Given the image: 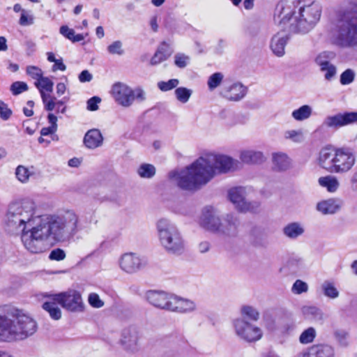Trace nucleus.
<instances>
[{"mask_svg":"<svg viewBox=\"0 0 357 357\" xmlns=\"http://www.w3.org/2000/svg\"><path fill=\"white\" fill-rule=\"evenodd\" d=\"M4 225L8 233L20 234L24 248L33 254L45 252L53 243L68 241L82 229L79 216L73 211L40 215L36 202L31 199L10 203Z\"/></svg>","mask_w":357,"mask_h":357,"instance_id":"1","label":"nucleus"},{"mask_svg":"<svg viewBox=\"0 0 357 357\" xmlns=\"http://www.w3.org/2000/svg\"><path fill=\"white\" fill-rule=\"evenodd\" d=\"M239 162L226 155L206 153L181 172L172 171L168 176L185 190H196L218 174L236 170Z\"/></svg>","mask_w":357,"mask_h":357,"instance_id":"2","label":"nucleus"},{"mask_svg":"<svg viewBox=\"0 0 357 357\" xmlns=\"http://www.w3.org/2000/svg\"><path fill=\"white\" fill-rule=\"evenodd\" d=\"M321 4L314 0H281L274 16L275 22L294 33H306L320 20Z\"/></svg>","mask_w":357,"mask_h":357,"instance_id":"3","label":"nucleus"},{"mask_svg":"<svg viewBox=\"0 0 357 357\" xmlns=\"http://www.w3.org/2000/svg\"><path fill=\"white\" fill-rule=\"evenodd\" d=\"M328 36L338 47H357V1L347 0L336 11L329 24Z\"/></svg>","mask_w":357,"mask_h":357,"instance_id":"4","label":"nucleus"},{"mask_svg":"<svg viewBox=\"0 0 357 357\" xmlns=\"http://www.w3.org/2000/svg\"><path fill=\"white\" fill-rule=\"evenodd\" d=\"M38 330V324L29 314L16 310L0 311V342L13 343L26 340Z\"/></svg>","mask_w":357,"mask_h":357,"instance_id":"5","label":"nucleus"},{"mask_svg":"<svg viewBox=\"0 0 357 357\" xmlns=\"http://www.w3.org/2000/svg\"><path fill=\"white\" fill-rule=\"evenodd\" d=\"M355 162V155L347 147L338 148L334 151L323 149L319 153V165L331 173H347L351 169Z\"/></svg>","mask_w":357,"mask_h":357,"instance_id":"6","label":"nucleus"},{"mask_svg":"<svg viewBox=\"0 0 357 357\" xmlns=\"http://www.w3.org/2000/svg\"><path fill=\"white\" fill-rule=\"evenodd\" d=\"M156 230L159 243L167 253L178 256L184 252L185 241L174 222L161 218L156 223Z\"/></svg>","mask_w":357,"mask_h":357,"instance_id":"7","label":"nucleus"},{"mask_svg":"<svg viewBox=\"0 0 357 357\" xmlns=\"http://www.w3.org/2000/svg\"><path fill=\"white\" fill-rule=\"evenodd\" d=\"M50 297L69 312H82L84 310V303L82 295L75 289H68L59 294H50Z\"/></svg>","mask_w":357,"mask_h":357,"instance_id":"8","label":"nucleus"},{"mask_svg":"<svg viewBox=\"0 0 357 357\" xmlns=\"http://www.w3.org/2000/svg\"><path fill=\"white\" fill-rule=\"evenodd\" d=\"M236 335L246 342H255L263 336L261 329L243 318L235 319L232 322Z\"/></svg>","mask_w":357,"mask_h":357,"instance_id":"9","label":"nucleus"},{"mask_svg":"<svg viewBox=\"0 0 357 357\" xmlns=\"http://www.w3.org/2000/svg\"><path fill=\"white\" fill-rule=\"evenodd\" d=\"M245 195V190L242 187L231 188L228 192V197L230 202L238 211L256 213L260 207V203L256 201L248 202Z\"/></svg>","mask_w":357,"mask_h":357,"instance_id":"10","label":"nucleus"},{"mask_svg":"<svg viewBox=\"0 0 357 357\" xmlns=\"http://www.w3.org/2000/svg\"><path fill=\"white\" fill-rule=\"evenodd\" d=\"M148 264L147 259L135 252L123 254L119 259L120 268L128 274H135L144 269Z\"/></svg>","mask_w":357,"mask_h":357,"instance_id":"11","label":"nucleus"},{"mask_svg":"<svg viewBox=\"0 0 357 357\" xmlns=\"http://www.w3.org/2000/svg\"><path fill=\"white\" fill-rule=\"evenodd\" d=\"M199 225L208 231L218 234L221 226V219L217 208L213 206L204 207L199 218Z\"/></svg>","mask_w":357,"mask_h":357,"instance_id":"12","label":"nucleus"},{"mask_svg":"<svg viewBox=\"0 0 357 357\" xmlns=\"http://www.w3.org/2000/svg\"><path fill=\"white\" fill-rule=\"evenodd\" d=\"M140 334L135 326H129L124 328L121 335L119 344L123 349L132 354L138 352L140 349Z\"/></svg>","mask_w":357,"mask_h":357,"instance_id":"13","label":"nucleus"},{"mask_svg":"<svg viewBox=\"0 0 357 357\" xmlns=\"http://www.w3.org/2000/svg\"><path fill=\"white\" fill-rule=\"evenodd\" d=\"M356 121L357 112H344L326 116L323 121V125L327 128L337 130Z\"/></svg>","mask_w":357,"mask_h":357,"instance_id":"14","label":"nucleus"},{"mask_svg":"<svg viewBox=\"0 0 357 357\" xmlns=\"http://www.w3.org/2000/svg\"><path fill=\"white\" fill-rule=\"evenodd\" d=\"M132 89L122 82L115 83L112 88V95L120 105L128 107L133 103Z\"/></svg>","mask_w":357,"mask_h":357,"instance_id":"15","label":"nucleus"},{"mask_svg":"<svg viewBox=\"0 0 357 357\" xmlns=\"http://www.w3.org/2000/svg\"><path fill=\"white\" fill-rule=\"evenodd\" d=\"M241 222L234 214L227 213L223 217L218 234L227 238H236L239 232Z\"/></svg>","mask_w":357,"mask_h":357,"instance_id":"16","label":"nucleus"},{"mask_svg":"<svg viewBox=\"0 0 357 357\" xmlns=\"http://www.w3.org/2000/svg\"><path fill=\"white\" fill-rule=\"evenodd\" d=\"M172 296L173 294L164 291L149 290L145 293L144 297L155 307L169 311Z\"/></svg>","mask_w":357,"mask_h":357,"instance_id":"17","label":"nucleus"},{"mask_svg":"<svg viewBox=\"0 0 357 357\" xmlns=\"http://www.w3.org/2000/svg\"><path fill=\"white\" fill-rule=\"evenodd\" d=\"M334 348L327 344H319L312 346L307 351L297 355L296 357H335Z\"/></svg>","mask_w":357,"mask_h":357,"instance_id":"18","label":"nucleus"},{"mask_svg":"<svg viewBox=\"0 0 357 357\" xmlns=\"http://www.w3.org/2000/svg\"><path fill=\"white\" fill-rule=\"evenodd\" d=\"M247 93V88L242 84L236 82L229 86L224 87L220 92L221 96L229 101H239Z\"/></svg>","mask_w":357,"mask_h":357,"instance_id":"19","label":"nucleus"},{"mask_svg":"<svg viewBox=\"0 0 357 357\" xmlns=\"http://www.w3.org/2000/svg\"><path fill=\"white\" fill-rule=\"evenodd\" d=\"M250 243L257 248H266L269 245L268 234L265 230L258 226H254L249 232Z\"/></svg>","mask_w":357,"mask_h":357,"instance_id":"20","label":"nucleus"},{"mask_svg":"<svg viewBox=\"0 0 357 357\" xmlns=\"http://www.w3.org/2000/svg\"><path fill=\"white\" fill-rule=\"evenodd\" d=\"M169 311L178 313H188L195 310L196 304L190 300L172 296Z\"/></svg>","mask_w":357,"mask_h":357,"instance_id":"21","label":"nucleus"},{"mask_svg":"<svg viewBox=\"0 0 357 357\" xmlns=\"http://www.w3.org/2000/svg\"><path fill=\"white\" fill-rule=\"evenodd\" d=\"M289 40V34L284 31L275 33L272 37L270 43V47L273 53L278 57L284 56L285 54V46Z\"/></svg>","mask_w":357,"mask_h":357,"instance_id":"22","label":"nucleus"},{"mask_svg":"<svg viewBox=\"0 0 357 357\" xmlns=\"http://www.w3.org/2000/svg\"><path fill=\"white\" fill-rule=\"evenodd\" d=\"M103 139V136L100 130L93 128L86 132L83 142L86 148L95 149L102 145Z\"/></svg>","mask_w":357,"mask_h":357,"instance_id":"23","label":"nucleus"},{"mask_svg":"<svg viewBox=\"0 0 357 357\" xmlns=\"http://www.w3.org/2000/svg\"><path fill=\"white\" fill-rule=\"evenodd\" d=\"M341 208V202L336 199H328L317 203V210L324 215L334 214Z\"/></svg>","mask_w":357,"mask_h":357,"instance_id":"24","label":"nucleus"},{"mask_svg":"<svg viewBox=\"0 0 357 357\" xmlns=\"http://www.w3.org/2000/svg\"><path fill=\"white\" fill-rule=\"evenodd\" d=\"M240 159L246 164H258L264 162L265 157L261 151L248 149L241 152Z\"/></svg>","mask_w":357,"mask_h":357,"instance_id":"25","label":"nucleus"},{"mask_svg":"<svg viewBox=\"0 0 357 357\" xmlns=\"http://www.w3.org/2000/svg\"><path fill=\"white\" fill-rule=\"evenodd\" d=\"M273 162L274 167L279 171H284L289 168L291 160L286 153H275L273 154Z\"/></svg>","mask_w":357,"mask_h":357,"instance_id":"26","label":"nucleus"},{"mask_svg":"<svg viewBox=\"0 0 357 357\" xmlns=\"http://www.w3.org/2000/svg\"><path fill=\"white\" fill-rule=\"evenodd\" d=\"M335 57V54L331 51H324L317 55L314 59L315 64L319 66V70L332 65L331 61Z\"/></svg>","mask_w":357,"mask_h":357,"instance_id":"27","label":"nucleus"},{"mask_svg":"<svg viewBox=\"0 0 357 357\" xmlns=\"http://www.w3.org/2000/svg\"><path fill=\"white\" fill-rule=\"evenodd\" d=\"M305 230L299 222H291L283 228V234L289 238L296 239L303 235Z\"/></svg>","mask_w":357,"mask_h":357,"instance_id":"28","label":"nucleus"},{"mask_svg":"<svg viewBox=\"0 0 357 357\" xmlns=\"http://www.w3.org/2000/svg\"><path fill=\"white\" fill-rule=\"evenodd\" d=\"M319 184L330 192H335L340 187L338 179L333 176H321L318 180Z\"/></svg>","mask_w":357,"mask_h":357,"instance_id":"29","label":"nucleus"},{"mask_svg":"<svg viewBox=\"0 0 357 357\" xmlns=\"http://www.w3.org/2000/svg\"><path fill=\"white\" fill-rule=\"evenodd\" d=\"M50 301L45 302L43 304V308L47 311L50 317L54 320H59L61 318V310L58 307L56 301H52L50 295L47 296Z\"/></svg>","mask_w":357,"mask_h":357,"instance_id":"30","label":"nucleus"},{"mask_svg":"<svg viewBox=\"0 0 357 357\" xmlns=\"http://www.w3.org/2000/svg\"><path fill=\"white\" fill-rule=\"evenodd\" d=\"M301 312L305 319L312 321H321L323 319L322 311L316 306H303Z\"/></svg>","mask_w":357,"mask_h":357,"instance_id":"31","label":"nucleus"},{"mask_svg":"<svg viewBox=\"0 0 357 357\" xmlns=\"http://www.w3.org/2000/svg\"><path fill=\"white\" fill-rule=\"evenodd\" d=\"M312 114V108L308 105H303L294 109L291 113L292 118L298 121H303L309 119Z\"/></svg>","mask_w":357,"mask_h":357,"instance_id":"32","label":"nucleus"},{"mask_svg":"<svg viewBox=\"0 0 357 357\" xmlns=\"http://www.w3.org/2000/svg\"><path fill=\"white\" fill-rule=\"evenodd\" d=\"M138 175L143 178H151L156 173V169L154 165L149 163H142L137 168Z\"/></svg>","mask_w":357,"mask_h":357,"instance_id":"33","label":"nucleus"},{"mask_svg":"<svg viewBox=\"0 0 357 357\" xmlns=\"http://www.w3.org/2000/svg\"><path fill=\"white\" fill-rule=\"evenodd\" d=\"M241 313L242 315L241 318H248V319L253 321H257L260 316L259 310L256 307L251 305L242 306L241 308Z\"/></svg>","mask_w":357,"mask_h":357,"instance_id":"34","label":"nucleus"},{"mask_svg":"<svg viewBox=\"0 0 357 357\" xmlns=\"http://www.w3.org/2000/svg\"><path fill=\"white\" fill-rule=\"evenodd\" d=\"M321 289L324 296L329 298L335 299L339 296V291L332 282L324 281L321 284Z\"/></svg>","mask_w":357,"mask_h":357,"instance_id":"35","label":"nucleus"},{"mask_svg":"<svg viewBox=\"0 0 357 357\" xmlns=\"http://www.w3.org/2000/svg\"><path fill=\"white\" fill-rule=\"evenodd\" d=\"M317 336V332L314 328L309 327L303 331L299 336V342L303 344H307L312 342Z\"/></svg>","mask_w":357,"mask_h":357,"instance_id":"36","label":"nucleus"},{"mask_svg":"<svg viewBox=\"0 0 357 357\" xmlns=\"http://www.w3.org/2000/svg\"><path fill=\"white\" fill-rule=\"evenodd\" d=\"M174 93L176 99L179 102L186 103L189 100L192 93V91L185 87H178L176 89Z\"/></svg>","mask_w":357,"mask_h":357,"instance_id":"37","label":"nucleus"},{"mask_svg":"<svg viewBox=\"0 0 357 357\" xmlns=\"http://www.w3.org/2000/svg\"><path fill=\"white\" fill-rule=\"evenodd\" d=\"M35 85L39 91H46L49 93L53 91V82L47 77H42L35 82Z\"/></svg>","mask_w":357,"mask_h":357,"instance_id":"38","label":"nucleus"},{"mask_svg":"<svg viewBox=\"0 0 357 357\" xmlns=\"http://www.w3.org/2000/svg\"><path fill=\"white\" fill-rule=\"evenodd\" d=\"M223 75L221 73H215L208 79L207 84L210 91H213L219 86L223 79Z\"/></svg>","mask_w":357,"mask_h":357,"instance_id":"39","label":"nucleus"},{"mask_svg":"<svg viewBox=\"0 0 357 357\" xmlns=\"http://www.w3.org/2000/svg\"><path fill=\"white\" fill-rule=\"evenodd\" d=\"M284 138L294 142H301L303 140V134L301 130H287L284 134Z\"/></svg>","mask_w":357,"mask_h":357,"instance_id":"40","label":"nucleus"},{"mask_svg":"<svg viewBox=\"0 0 357 357\" xmlns=\"http://www.w3.org/2000/svg\"><path fill=\"white\" fill-rule=\"evenodd\" d=\"M179 84L178 79H171L167 82L160 81L157 84L158 87L162 91H168L176 88Z\"/></svg>","mask_w":357,"mask_h":357,"instance_id":"41","label":"nucleus"},{"mask_svg":"<svg viewBox=\"0 0 357 357\" xmlns=\"http://www.w3.org/2000/svg\"><path fill=\"white\" fill-rule=\"evenodd\" d=\"M308 291V284L301 280H296L292 285L291 292L294 294H301Z\"/></svg>","mask_w":357,"mask_h":357,"instance_id":"42","label":"nucleus"},{"mask_svg":"<svg viewBox=\"0 0 357 357\" xmlns=\"http://www.w3.org/2000/svg\"><path fill=\"white\" fill-rule=\"evenodd\" d=\"M107 51L111 54L121 56L124 54L123 43L120 40H116L107 47Z\"/></svg>","mask_w":357,"mask_h":357,"instance_id":"43","label":"nucleus"},{"mask_svg":"<svg viewBox=\"0 0 357 357\" xmlns=\"http://www.w3.org/2000/svg\"><path fill=\"white\" fill-rule=\"evenodd\" d=\"M15 174L17 179L22 183L26 182L31 175L29 169L22 165H20L17 167Z\"/></svg>","mask_w":357,"mask_h":357,"instance_id":"44","label":"nucleus"},{"mask_svg":"<svg viewBox=\"0 0 357 357\" xmlns=\"http://www.w3.org/2000/svg\"><path fill=\"white\" fill-rule=\"evenodd\" d=\"M334 336L338 343L343 347L348 345V333L344 330L338 329L334 332Z\"/></svg>","mask_w":357,"mask_h":357,"instance_id":"45","label":"nucleus"},{"mask_svg":"<svg viewBox=\"0 0 357 357\" xmlns=\"http://www.w3.org/2000/svg\"><path fill=\"white\" fill-rule=\"evenodd\" d=\"M26 72L29 76L36 81L40 79L43 75V70L38 66H28L26 67Z\"/></svg>","mask_w":357,"mask_h":357,"instance_id":"46","label":"nucleus"},{"mask_svg":"<svg viewBox=\"0 0 357 357\" xmlns=\"http://www.w3.org/2000/svg\"><path fill=\"white\" fill-rule=\"evenodd\" d=\"M28 90V85L24 82H15L10 86V91L14 96Z\"/></svg>","mask_w":357,"mask_h":357,"instance_id":"47","label":"nucleus"},{"mask_svg":"<svg viewBox=\"0 0 357 357\" xmlns=\"http://www.w3.org/2000/svg\"><path fill=\"white\" fill-rule=\"evenodd\" d=\"M354 77L355 73L354 70L351 69H347L340 75V83L342 85L349 84L354 81Z\"/></svg>","mask_w":357,"mask_h":357,"instance_id":"48","label":"nucleus"},{"mask_svg":"<svg viewBox=\"0 0 357 357\" xmlns=\"http://www.w3.org/2000/svg\"><path fill=\"white\" fill-rule=\"evenodd\" d=\"M89 305L94 308H100L104 306V301L100 298L96 293H91L88 296Z\"/></svg>","mask_w":357,"mask_h":357,"instance_id":"49","label":"nucleus"},{"mask_svg":"<svg viewBox=\"0 0 357 357\" xmlns=\"http://www.w3.org/2000/svg\"><path fill=\"white\" fill-rule=\"evenodd\" d=\"M34 23V17L32 15L28 13L26 10H22L19 20L21 26H29Z\"/></svg>","mask_w":357,"mask_h":357,"instance_id":"50","label":"nucleus"},{"mask_svg":"<svg viewBox=\"0 0 357 357\" xmlns=\"http://www.w3.org/2000/svg\"><path fill=\"white\" fill-rule=\"evenodd\" d=\"M324 73V78L328 81L333 79L337 74V68L335 65H330L320 70Z\"/></svg>","mask_w":357,"mask_h":357,"instance_id":"51","label":"nucleus"},{"mask_svg":"<svg viewBox=\"0 0 357 357\" xmlns=\"http://www.w3.org/2000/svg\"><path fill=\"white\" fill-rule=\"evenodd\" d=\"M12 114V110L8 107V105L3 101L0 100V118L3 121H6L10 119Z\"/></svg>","mask_w":357,"mask_h":357,"instance_id":"52","label":"nucleus"},{"mask_svg":"<svg viewBox=\"0 0 357 357\" xmlns=\"http://www.w3.org/2000/svg\"><path fill=\"white\" fill-rule=\"evenodd\" d=\"M174 63L175 65L181 68H185L190 60L189 56L183 54H177L174 56Z\"/></svg>","mask_w":357,"mask_h":357,"instance_id":"53","label":"nucleus"},{"mask_svg":"<svg viewBox=\"0 0 357 357\" xmlns=\"http://www.w3.org/2000/svg\"><path fill=\"white\" fill-rule=\"evenodd\" d=\"M66 258V253L61 248H56L51 251L49 255V259L55 261H61Z\"/></svg>","mask_w":357,"mask_h":357,"instance_id":"54","label":"nucleus"},{"mask_svg":"<svg viewBox=\"0 0 357 357\" xmlns=\"http://www.w3.org/2000/svg\"><path fill=\"white\" fill-rule=\"evenodd\" d=\"M168 55L160 50H158L151 60V65H157L163 61H165Z\"/></svg>","mask_w":357,"mask_h":357,"instance_id":"55","label":"nucleus"},{"mask_svg":"<svg viewBox=\"0 0 357 357\" xmlns=\"http://www.w3.org/2000/svg\"><path fill=\"white\" fill-rule=\"evenodd\" d=\"M101 102V98L98 96H93L87 100V109L89 111H96L98 109V104Z\"/></svg>","mask_w":357,"mask_h":357,"instance_id":"56","label":"nucleus"},{"mask_svg":"<svg viewBox=\"0 0 357 357\" xmlns=\"http://www.w3.org/2000/svg\"><path fill=\"white\" fill-rule=\"evenodd\" d=\"M132 92H133V93H132L133 94L132 95L133 101L135 100V99H136L140 102L145 100L146 93L142 89L137 88L135 90L132 89Z\"/></svg>","mask_w":357,"mask_h":357,"instance_id":"57","label":"nucleus"},{"mask_svg":"<svg viewBox=\"0 0 357 357\" xmlns=\"http://www.w3.org/2000/svg\"><path fill=\"white\" fill-rule=\"evenodd\" d=\"M55 99H56L55 98H51L50 100H49L48 101H47L46 102L44 103L45 109L47 111H52L54 109L56 105H63V103H64L63 101L59 100L56 102H54Z\"/></svg>","mask_w":357,"mask_h":357,"instance_id":"58","label":"nucleus"},{"mask_svg":"<svg viewBox=\"0 0 357 357\" xmlns=\"http://www.w3.org/2000/svg\"><path fill=\"white\" fill-rule=\"evenodd\" d=\"M93 79L92 75L87 70H84L79 75V80L80 82H89Z\"/></svg>","mask_w":357,"mask_h":357,"instance_id":"59","label":"nucleus"},{"mask_svg":"<svg viewBox=\"0 0 357 357\" xmlns=\"http://www.w3.org/2000/svg\"><path fill=\"white\" fill-rule=\"evenodd\" d=\"M66 70V66L63 63L62 59H57L52 66L53 72H55L56 70L65 71Z\"/></svg>","mask_w":357,"mask_h":357,"instance_id":"60","label":"nucleus"},{"mask_svg":"<svg viewBox=\"0 0 357 357\" xmlns=\"http://www.w3.org/2000/svg\"><path fill=\"white\" fill-rule=\"evenodd\" d=\"M263 321H264L265 324L268 327L272 326L274 324L273 318L272 315L268 312H266L263 314Z\"/></svg>","mask_w":357,"mask_h":357,"instance_id":"61","label":"nucleus"},{"mask_svg":"<svg viewBox=\"0 0 357 357\" xmlns=\"http://www.w3.org/2000/svg\"><path fill=\"white\" fill-rule=\"evenodd\" d=\"M350 186L351 190L357 193V171L352 174L350 178Z\"/></svg>","mask_w":357,"mask_h":357,"instance_id":"62","label":"nucleus"},{"mask_svg":"<svg viewBox=\"0 0 357 357\" xmlns=\"http://www.w3.org/2000/svg\"><path fill=\"white\" fill-rule=\"evenodd\" d=\"M56 131V129L50 126L49 127L43 128L40 130V135L42 136H47L54 133Z\"/></svg>","mask_w":357,"mask_h":357,"instance_id":"63","label":"nucleus"},{"mask_svg":"<svg viewBox=\"0 0 357 357\" xmlns=\"http://www.w3.org/2000/svg\"><path fill=\"white\" fill-rule=\"evenodd\" d=\"M199 251L201 253H205L210 249V243L208 241L201 242L198 245Z\"/></svg>","mask_w":357,"mask_h":357,"instance_id":"64","label":"nucleus"}]
</instances>
